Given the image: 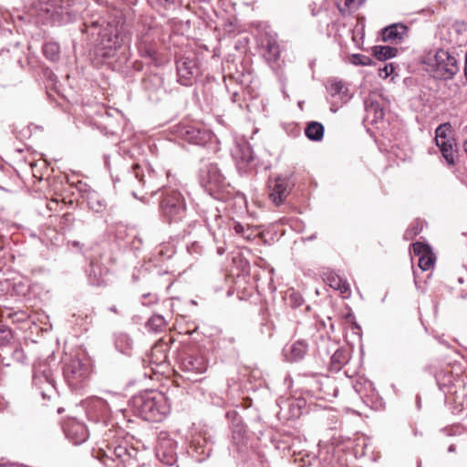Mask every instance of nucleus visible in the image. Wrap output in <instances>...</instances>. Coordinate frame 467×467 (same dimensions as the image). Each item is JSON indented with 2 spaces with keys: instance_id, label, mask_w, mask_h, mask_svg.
<instances>
[{
  "instance_id": "1",
  "label": "nucleus",
  "mask_w": 467,
  "mask_h": 467,
  "mask_svg": "<svg viewBox=\"0 0 467 467\" xmlns=\"http://www.w3.org/2000/svg\"><path fill=\"white\" fill-rule=\"evenodd\" d=\"M142 417L150 421H161L171 410L170 403L161 392H150L137 400Z\"/></svg>"
},
{
  "instance_id": "2",
  "label": "nucleus",
  "mask_w": 467,
  "mask_h": 467,
  "mask_svg": "<svg viewBox=\"0 0 467 467\" xmlns=\"http://www.w3.org/2000/svg\"><path fill=\"white\" fill-rule=\"evenodd\" d=\"M160 207L162 216L169 222H178L184 217V200L181 193L174 190H164Z\"/></svg>"
},
{
  "instance_id": "3",
  "label": "nucleus",
  "mask_w": 467,
  "mask_h": 467,
  "mask_svg": "<svg viewBox=\"0 0 467 467\" xmlns=\"http://www.w3.org/2000/svg\"><path fill=\"white\" fill-rule=\"evenodd\" d=\"M428 64L440 78H451L459 69L456 58L443 49H439L432 57H430Z\"/></svg>"
},
{
  "instance_id": "4",
  "label": "nucleus",
  "mask_w": 467,
  "mask_h": 467,
  "mask_svg": "<svg viewBox=\"0 0 467 467\" xmlns=\"http://www.w3.org/2000/svg\"><path fill=\"white\" fill-rule=\"evenodd\" d=\"M101 45L105 49V56H111V51L119 48L124 43L126 36L124 34L123 25L112 26L108 24L107 27L103 29L100 34Z\"/></svg>"
},
{
  "instance_id": "5",
  "label": "nucleus",
  "mask_w": 467,
  "mask_h": 467,
  "mask_svg": "<svg viewBox=\"0 0 467 467\" xmlns=\"http://www.w3.org/2000/svg\"><path fill=\"white\" fill-rule=\"evenodd\" d=\"M178 80L182 85L189 86L198 73L197 64L193 59L183 57L177 61Z\"/></svg>"
},
{
  "instance_id": "6",
  "label": "nucleus",
  "mask_w": 467,
  "mask_h": 467,
  "mask_svg": "<svg viewBox=\"0 0 467 467\" xmlns=\"http://www.w3.org/2000/svg\"><path fill=\"white\" fill-rule=\"evenodd\" d=\"M67 437L74 443L80 444L88 439V430L84 424L72 421L65 430Z\"/></svg>"
},
{
  "instance_id": "7",
  "label": "nucleus",
  "mask_w": 467,
  "mask_h": 467,
  "mask_svg": "<svg viewBox=\"0 0 467 467\" xmlns=\"http://www.w3.org/2000/svg\"><path fill=\"white\" fill-rule=\"evenodd\" d=\"M288 182L284 178H277L271 187L270 199L275 205H280L288 195Z\"/></svg>"
},
{
  "instance_id": "8",
  "label": "nucleus",
  "mask_w": 467,
  "mask_h": 467,
  "mask_svg": "<svg viewBox=\"0 0 467 467\" xmlns=\"http://www.w3.org/2000/svg\"><path fill=\"white\" fill-rule=\"evenodd\" d=\"M327 89L331 97L337 99L342 103L347 102L350 98L348 88L340 80H328Z\"/></svg>"
},
{
  "instance_id": "9",
  "label": "nucleus",
  "mask_w": 467,
  "mask_h": 467,
  "mask_svg": "<svg viewBox=\"0 0 467 467\" xmlns=\"http://www.w3.org/2000/svg\"><path fill=\"white\" fill-rule=\"evenodd\" d=\"M182 366L187 371L202 374L207 369V361L202 356H189L183 360Z\"/></svg>"
},
{
  "instance_id": "10",
  "label": "nucleus",
  "mask_w": 467,
  "mask_h": 467,
  "mask_svg": "<svg viewBox=\"0 0 467 467\" xmlns=\"http://www.w3.org/2000/svg\"><path fill=\"white\" fill-rule=\"evenodd\" d=\"M408 27L403 24H393L387 26L382 31V39L384 41H397L401 40L406 35Z\"/></svg>"
},
{
  "instance_id": "11",
  "label": "nucleus",
  "mask_w": 467,
  "mask_h": 467,
  "mask_svg": "<svg viewBox=\"0 0 467 467\" xmlns=\"http://www.w3.org/2000/svg\"><path fill=\"white\" fill-rule=\"evenodd\" d=\"M88 368L79 359H71L65 367V373L74 379L86 376Z\"/></svg>"
},
{
  "instance_id": "12",
  "label": "nucleus",
  "mask_w": 467,
  "mask_h": 467,
  "mask_svg": "<svg viewBox=\"0 0 467 467\" xmlns=\"http://www.w3.org/2000/svg\"><path fill=\"white\" fill-rule=\"evenodd\" d=\"M327 283L331 288L339 291L345 296L349 294L348 283L338 275L331 274L327 275Z\"/></svg>"
},
{
  "instance_id": "13",
  "label": "nucleus",
  "mask_w": 467,
  "mask_h": 467,
  "mask_svg": "<svg viewBox=\"0 0 467 467\" xmlns=\"http://www.w3.org/2000/svg\"><path fill=\"white\" fill-rule=\"evenodd\" d=\"M234 156L244 163H250L254 159L252 148L247 143L237 145Z\"/></svg>"
},
{
  "instance_id": "14",
  "label": "nucleus",
  "mask_w": 467,
  "mask_h": 467,
  "mask_svg": "<svg viewBox=\"0 0 467 467\" xmlns=\"http://www.w3.org/2000/svg\"><path fill=\"white\" fill-rule=\"evenodd\" d=\"M448 165H453L455 161L456 150H454L453 140L437 144Z\"/></svg>"
},
{
  "instance_id": "15",
  "label": "nucleus",
  "mask_w": 467,
  "mask_h": 467,
  "mask_svg": "<svg viewBox=\"0 0 467 467\" xmlns=\"http://www.w3.org/2000/svg\"><path fill=\"white\" fill-rule=\"evenodd\" d=\"M305 133L309 140L317 141L324 136V127L321 123L313 121L306 126Z\"/></svg>"
},
{
  "instance_id": "16",
  "label": "nucleus",
  "mask_w": 467,
  "mask_h": 467,
  "mask_svg": "<svg viewBox=\"0 0 467 467\" xmlns=\"http://www.w3.org/2000/svg\"><path fill=\"white\" fill-rule=\"evenodd\" d=\"M364 0H335L336 5L342 15H347L356 10Z\"/></svg>"
},
{
  "instance_id": "17",
  "label": "nucleus",
  "mask_w": 467,
  "mask_h": 467,
  "mask_svg": "<svg viewBox=\"0 0 467 467\" xmlns=\"http://www.w3.org/2000/svg\"><path fill=\"white\" fill-rule=\"evenodd\" d=\"M374 56L379 60H386L397 55V48L389 46H376L373 47Z\"/></svg>"
},
{
  "instance_id": "18",
  "label": "nucleus",
  "mask_w": 467,
  "mask_h": 467,
  "mask_svg": "<svg viewBox=\"0 0 467 467\" xmlns=\"http://www.w3.org/2000/svg\"><path fill=\"white\" fill-rule=\"evenodd\" d=\"M188 140L194 144H203L210 138V134L196 129H191L187 131Z\"/></svg>"
},
{
  "instance_id": "19",
  "label": "nucleus",
  "mask_w": 467,
  "mask_h": 467,
  "mask_svg": "<svg viewBox=\"0 0 467 467\" xmlns=\"http://www.w3.org/2000/svg\"><path fill=\"white\" fill-rule=\"evenodd\" d=\"M43 52L47 58L52 61H56L59 57L60 47L58 44L55 42H48L45 44Z\"/></svg>"
},
{
  "instance_id": "20",
  "label": "nucleus",
  "mask_w": 467,
  "mask_h": 467,
  "mask_svg": "<svg viewBox=\"0 0 467 467\" xmlns=\"http://www.w3.org/2000/svg\"><path fill=\"white\" fill-rule=\"evenodd\" d=\"M450 130H451V126L448 123L441 124L436 129V137H435L436 144H441L443 142H448V141L452 140L451 138L448 137V133L450 132Z\"/></svg>"
},
{
  "instance_id": "21",
  "label": "nucleus",
  "mask_w": 467,
  "mask_h": 467,
  "mask_svg": "<svg viewBox=\"0 0 467 467\" xmlns=\"http://www.w3.org/2000/svg\"><path fill=\"white\" fill-rule=\"evenodd\" d=\"M307 350V345L304 341H296L291 348V355L294 360L301 359Z\"/></svg>"
},
{
  "instance_id": "22",
  "label": "nucleus",
  "mask_w": 467,
  "mask_h": 467,
  "mask_svg": "<svg viewBox=\"0 0 467 467\" xmlns=\"http://www.w3.org/2000/svg\"><path fill=\"white\" fill-rule=\"evenodd\" d=\"M223 182V177L218 173L216 169H212L209 171L207 183L211 185V190L213 188L220 187Z\"/></svg>"
},
{
  "instance_id": "23",
  "label": "nucleus",
  "mask_w": 467,
  "mask_h": 467,
  "mask_svg": "<svg viewBox=\"0 0 467 467\" xmlns=\"http://www.w3.org/2000/svg\"><path fill=\"white\" fill-rule=\"evenodd\" d=\"M434 264V257L430 251L429 253H425L423 255L420 256L419 258V266L423 270L427 271L429 270Z\"/></svg>"
},
{
  "instance_id": "24",
  "label": "nucleus",
  "mask_w": 467,
  "mask_h": 467,
  "mask_svg": "<svg viewBox=\"0 0 467 467\" xmlns=\"http://www.w3.org/2000/svg\"><path fill=\"white\" fill-rule=\"evenodd\" d=\"M165 324L166 322L161 316H153L149 319L147 327L152 330H160L165 327Z\"/></svg>"
},
{
  "instance_id": "25",
  "label": "nucleus",
  "mask_w": 467,
  "mask_h": 467,
  "mask_svg": "<svg viewBox=\"0 0 467 467\" xmlns=\"http://www.w3.org/2000/svg\"><path fill=\"white\" fill-rule=\"evenodd\" d=\"M12 338L11 330L5 325L0 324V344L5 345Z\"/></svg>"
},
{
  "instance_id": "26",
  "label": "nucleus",
  "mask_w": 467,
  "mask_h": 467,
  "mask_svg": "<svg viewBox=\"0 0 467 467\" xmlns=\"http://www.w3.org/2000/svg\"><path fill=\"white\" fill-rule=\"evenodd\" d=\"M413 253L419 256L431 251L430 247L422 243L417 242L412 244Z\"/></svg>"
},
{
  "instance_id": "27",
  "label": "nucleus",
  "mask_w": 467,
  "mask_h": 467,
  "mask_svg": "<svg viewBox=\"0 0 467 467\" xmlns=\"http://www.w3.org/2000/svg\"><path fill=\"white\" fill-rule=\"evenodd\" d=\"M267 50L272 59L276 60L280 56L279 46L275 43H268Z\"/></svg>"
},
{
  "instance_id": "28",
  "label": "nucleus",
  "mask_w": 467,
  "mask_h": 467,
  "mask_svg": "<svg viewBox=\"0 0 467 467\" xmlns=\"http://www.w3.org/2000/svg\"><path fill=\"white\" fill-rule=\"evenodd\" d=\"M353 63L355 65L368 66L371 63V59L366 56L356 55L353 57Z\"/></svg>"
},
{
  "instance_id": "29",
  "label": "nucleus",
  "mask_w": 467,
  "mask_h": 467,
  "mask_svg": "<svg viewBox=\"0 0 467 467\" xmlns=\"http://www.w3.org/2000/svg\"><path fill=\"white\" fill-rule=\"evenodd\" d=\"M393 70H394V67H393L392 64L387 65L384 67L383 69L380 70L381 71L380 76L387 78L393 72Z\"/></svg>"
},
{
  "instance_id": "30",
  "label": "nucleus",
  "mask_w": 467,
  "mask_h": 467,
  "mask_svg": "<svg viewBox=\"0 0 467 467\" xmlns=\"http://www.w3.org/2000/svg\"><path fill=\"white\" fill-rule=\"evenodd\" d=\"M234 230L236 233L240 234L244 231V226L240 223L235 224Z\"/></svg>"
},
{
  "instance_id": "31",
  "label": "nucleus",
  "mask_w": 467,
  "mask_h": 467,
  "mask_svg": "<svg viewBox=\"0 0 467 467\" xmlns=\"http://www.w3.org/2000/svg\"><path fill=\"white\" fill-rule=\"evenodd\" d=\"M138 170H140V167L138 165H136L134 167V171H135V175H136L137 178H139V171H138Z\"/></svg>"
},
{
  "instance_id": "32",
  "label": "nucleus",
  "mask_w": 467,
  "mask_h": 467,
  "mask_svg": "<svg viewBox=\"0 0 467 467\" xmlns=\"http://www.w3.org/2000/svg\"><path fill=\"white\" fill-rule=\"evenodd\" d=\"M377 114H378L377 118H382L383 117L382 109H379V111H377Z\"/></svg>"
},
{
  "instance_id": "33",
  "label": "nucleus",
  "mask_w": 467,
  "mask_h": 467,
  "mask_svg": "<svg viewBox=\"0 0 467 467\" xmlns=\"http://www.w3.org/2000/svg\"><path fill=\"white\" fill-rule=\"evenodd\" d=\"M5 409V406L4 405V403L0 400V410H3Z\"/></svg>"
},
{
  "instance_id": "34",
  "label": "nucleus",
  "mask_w": 467,
  "mask_h": 467,
  "mask_svg": "<svg viewBox=\"0 0 467 467\" xmlns=\"http://www.w3.org/2000/svg\"><path fill=\"white\" fill-rule=\"evenodd\" d=\"M465 77L467 78V59H465Z\"/></svg>"
},
{
  "instance_id": "35",
  "label": "nucleus",
  "mask_w": 467,
  "mask_h": 467,
  "mask_svg": "<svg viewBox=\"0 0 467 467\" xmlns=\"http://www.w3.org/2000/svg\"><path fill=\"white\" fill-rule=\"evenodd\" d=\"M167 2H169L170 0H166Z\"/></svg>"
}]
</instances>
